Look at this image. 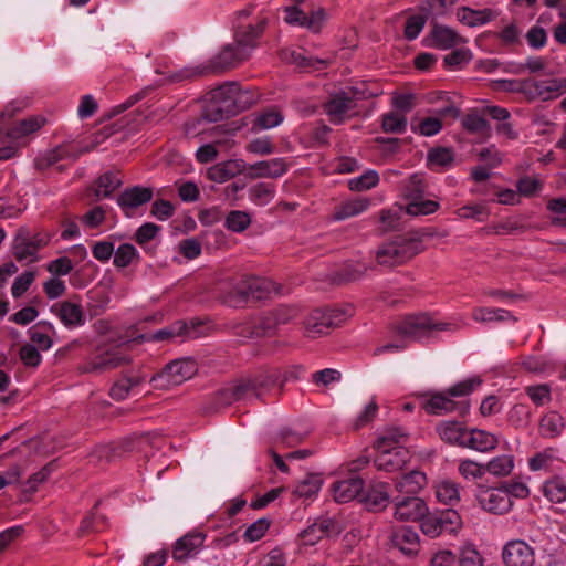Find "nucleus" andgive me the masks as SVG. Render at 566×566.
Returning <instances> with one entry per match:
<instances>
[{"label":"nucleus","instance_id":"nucleus-29","mask_svg":"<svg viewBox=\"0 0 566 566\" xmlns=\"http://www.w3.org/2000/svg\"><path fill=\"white\" fill-rule=\"evenodd\" d=\"M468 430L459 421H441L437 426V432L442 441L461 448H464Z\"/></svg>","mask_w":566,"mask_h":566},{"label":"nucleus","instance_id":"nucleus-28","mask_svg":"<svg viewBox=\"0 0 566 566\" xmlns=\"http://www.w3.org/2000/svg\"><path fill=\"white\" fill-rule=\"evenodd\" d=\"M429 40L430 43L428 45L439 50H449L457 44L464 42L463 38L458 32L441 24L433 25Z\"/></svg>","mask_w":566,"mask_h":566},{"label":"nucleus","instance_id":"nucleus-26","mask_svg":"<svg viewBox=\"0 0 566 566\" xmlns=\"http://www.w3.org/2000/svg\"><path fill=\"white\" fill-rule=\"evenodd\" d=\"M500 12L495 9L484 8L474 10L470 7H460L457 10V19L470 28L484 25L499 17Z\"/></svg>","mask_w":566,"mask_h":566},{"label":"nucleus","instance_id":"nucleus-17","mask_svg":"<svg viewBox=\"0 0 566 566\" xmlns=\"http://www.w3.org/2000/svg\"><path fill=\"white\" fill-rule=\"evenodd\" d=\"M395 512L394 516L398 521H420L428 512L426 502L418 496L397 495L394 499Z\"/></svg>","mask_w":566,"mask_h":566},{"label":"nucleus","instance_id":"nucleus-53","mask_svg":"<svg viewBox=\"0 0 566 566\" xmlns=\"http://www.w3.org/2000/svg\"><path fill=\"white\" fill-rule=\"evenodd\" d=\"M275 195V187L272 184L259 182L249 189L250 199L259 206L268 205Z\"/></svg>","mask_w":566,"mask_h":566},{"label":"nucleus","instance_id":"nucleus-20","mask_svg":"<svg viewBox=\"0 0 566 566\" xmlns=\"http://www.w3.org/2000/svg\"><path fill=\"white\" fill-rule=\"evenodd\" d=\"M265 27V20H260L255 24L238 23L234 25L233 43L243 49L250 57L252 51L258 46V40L262 35Z\"/></svg>","mask_w":566,"mask_h":566},{"label":"nucleus","instance_id":"nucleus-18","mask_svg":"<svg viewBox=\"0 0 566 566\" xmlns=\"http://www.w3.org/2000/svg\"><path fill=\"white\" fill-rule=\"evenodd\" d=\"M154 192L149 187L133 186L126 188L117 197V205L126 217H132L134 211L148 203L153 199Z\"/></svg>","mask_w":566,"mask_h":566},{"label":"nucleus","instance_id":"nucleus-5","mask_svg":"<svg viewBox=\"0 0 566 566\" xmlns=\"http://www.w3.org/2000/svg\"><path fill=\"white\" fill-rule=\"evenodd\" d=\"M240 86L237 82H226L209 93V101L202 117L208 122H219L240 112L238 105Z\"/></svg>","mask_w":566,"mask_h":566},{"label":"nucleus","instance_id":"nucleus-30","mask_svg":"<svg viewBox=\"0 0 566 566\" xmlns=\"http://www.w3.org/2000/svg\"><path fill=\"white\" fill-rule=\"evenodd\" d=\"M147 379V375L144 373H129L117 380L109 390V396L117 401L126 399L129 394L144 384Z\"/></svg>","mask_w":566,"mask_h":566},{"label":"nucleus","instance_id":"nucleus-19","mask_svg":"<svg viewBox=\"0 0 566 566\" xmlns=\"http://www.w3.org/2000/svg\"><path fill=\"white\" fill-rule=\"evenodd\" d=\"M207 535L199 531H191L176 541L172 547V558L176 562H186L195 557L202 548Z\"/></svg>","mask_w":566,"mask_h":566},{"label":"nucleus","instance_id":"nucleus-40","mask_svg":"<svg viewBox=\"0 0 566 566\" xmlns=\"http://www.w3.org/2000/svg\"><path fill=\"white\" fill-rule=\"evenodd\" d=\"M436 497L439 503L455 506L460 502V485L451 480H443L436 484Z\"/></svg>","mask_w":566,"mask_h":566},{"label":"nucleus","instance_id":"nucleus-10","mask_svg":"<svg viewBox=\"0 0 566 566\" xmlns=\"http://www.w3.org/2000/svg\"><path fill=\"white\" fill-rule=\"evenodd\" d=\"M197 364L191 358H180L167 364L161 371L153 375L149 382L156 389H168L181 385L197 373Z\"/></svg>","mask_w":566,"mask_h":566},{"label":"nucleus","instance_id":"nucleus-7","mask_svg":"<svg viewBox=\"0 0 566 566\" xmlns=\"http://www.w3.org/2000/svg\"><path fill=\"white\" fill-rule=\"evenodd\" d=\"M422 250L421 241L416 238L398 237L392 241L381 244L376 252V260L379 265L398 266Z\"/></svg>","mask_w":566,"mask_h":566},{"label":"nucleus","instance_id":"nucleus-62","mask_svg":"<svg viewBox=\"0 0 566 566\" xmlns=\"http://www.w3.org/2000/svg\"><path fill=\"white\" fill-rule=\"evenodd\" d=\"M442 127L440 117H426L420 120L417 127H412V130L421 136L431 137L439 134Z\"/></svg>","mask_w":566,"mask_h":566},{"label":"nucleus","instance_id":"nucleus-39","mask_svg":"<svg viewBox=\"0 0 566 566\" xmlns=\"http://www.w3.org/2000/svg\"><path fill=\"white\" fill-rule=\"evenodd\" d=\"M515 462L512 454L496 455L484 464L485 473L496 478L509 476L513 472Z\"/></svg>","mask_w":566,"mask_h":566},{"label":"nucleus","instance_id":"nucleus-46","mask_svg":"<svg viewBox=\"0 0 566 566\" xmlns=\"http://www.w3.org/2000/svg\"><path fill=\"white\" fill-rule=\"evenodd\" d=\"M408 120L406 115L397 112H389L381 116V128L388 134H403L407 130Z\"/></svg>","mask_w":566,"mask_h":566},{"label":"nucleus","instance_id":"nucleus-43","mask_svg":"<svg viewBox=\"0 0 566 566\" xmlns=\"http://www.w3.org/2000/svg\"><path fill=\"white\" fill-rule=\"evenodd\" d=\"M240 172V165L234 160L219 163L208 169V178L216 182H226Z\"/></svg>","mask_w":566,"mask_h":566},{"label":"nucleus","instance_id":"nucleus-37","mask_svg":"<svg viewBox=\"0 0 566 566\" xmlns=\"http://www.w3.org/2000/svg\"><path fill=\"white\" fill-rule=\"evenodd\" d=\"M388 484L379 482L373 485L364 496L363 501L370 511H380L389 503Z\"/></svg>","mask_w":566,"mask_h":566},{"label":"nucleus","instance_id":"nucleus-3","mask_svg":"<svg viewBox=\"0 0 566 566\" xmlns=\"http://www.w3.org/2000/svg\"><path fill=\"white\" fill-rule=\"evenodd\" d=\"M408 433L400 427H390L375 442L377 454L374 464L379 471L396 472L410 461V452L405 447Z\"/></svg>","mask_w":566,"mask_h":566},{"label":"nucleus","instance_id":"nucleus-54","mask_svg":"<svg viewBox=\"0 0 566 566\" xmlns=\"http://www.w3.org/2000/svg\"><path fill=\"white\" fill-rule=\"evenodd\" d=\"M251 224V216L241 210L230 211L224 220V227L237 233H241L249 228Z\"/></svg>","mask_w":566,"mask_h":566},{"label":"nucleus","instance_id":"nucleus-21","mask_svg":"<svg viewBox=\"0 0 566 566\" xmlns=\"http://www.w3.org/2000/svg\"><path fill=\"white\" fill-rule=\"evenodd\" d=\"M287 171V164L283 158H272L249 165L247 176L252 179L280 178Z\"/></svg>","mask_w":566,"mask_h":566},{"label":"nucleus","instance_id":"nucleus-16","mask_svg":"<svg viewBox=\"0 0 566 566\" xmlns=\"http://www.w3.org/2000/svg\"><path fill=\"white\" fill-rule=\"evenodd\" d=\"M238 293L242 300L261 301L276 293L275 283L265 277L248 276L238 285Z\"/></svg>","mask_w":566,"mask_h":566},{"label":"nucleus","instance_id":"nucleus-27","mask_svg":"<svg viewBox=\"0 0 566 566\" xmlns=\"http://www.w3.org/2000/svg\"><path fill=\"white\" fill-rule=\"evenodd\" d=\"M499 444V438L486 430L472 428L468 430L464 448L478 452L488 453L493 451Z\"/></svg>","mask_w":566,"mask_h":566},{"label":"nucleus","instance_id":"nucleus-50","mask_svg":"<svg viewBox=\"0 0 566 566\" xmlns=\"http://www.w3.org/2000/svg\"><path fill=\"white\" fill-rule=\"evenodd\" d=\"M524 391L536 407H543L552 400V388L548 384L526 386Z\"/></svg>","mask_w":566,"mask_h":566},{"label":"nucleus","instance_id":"nucleus-12","mask_svg":"<svg viewBox=\"0 0 566 566\" xmlns=\"http://www.w3.org/2000/svg\"><path fill=\"white\" fill-rule=\"evenodd\" d=\"M48 244L41 233H32L28 228H20L12 241V255L19 262L31 263L38 260V252Z\"/></svg>","mask_w":566,"mask_h":566},{"label":"nucleus","instance_id":"nucleus-41","mask_svg":"<svg viewBox=\"0 0 566 566\" xmlns=\"http://www.w3.org/2000/svg\"><path fill=\"white\" fill-rule=\"evenodd\" d=\"M565 428L564 418L556 411L544 415L539 421V433L544 438H556Z\"/></svg>","mask_w":566,"mask_h":566},{"label":"nucleus","instance_id":"nucleus-44","mask_svg":"<svg viewBox=\"0 0 566 566\" xmlns=\"http://www.w3.org/2000/svg\"><path fill=\"white\" fill-rule=\"evenodd\" d=\"M472 318L480 323L516 321L513 314L503 308L476 307L472 312Z\"/></svg>","mask_w":566,"mask_h":566},{"label":"nucleus","instance_id":"nucleus-51","mask_svg":"<svg viewBox=\"0 0 566 566\" xmlns=\"http://www.w3.org/2000/svg\"><path fill=\"white\" fill-rule=\"evenodd\" d=\"M139 259L137 249L130 243H123L114 251V265L119 269L127 268Z\"/></svg>","mask_w":566,"mask_h":566},{"label":"nucleus","instance_id":"nucleus-63","mask_svg":"<svg viewBox=\"0 0 566 566\" xmlns=\"http://www.w3.org/2000/svg\"><path fill=\"white\" fill-rule=\"evenodd\" d=\"M462 126L467 132L472 134H484L489 130L488 120L476 113L468 114L462 119Z\"/></svg>","mask_w":566,"mask_h":566},{"label":"nucleus","instance_id":"nucleus-32","mask_svg":"<svg viewBox=\"0 0 566 566\" xmlns=\"http://www.w3.org/2000/svg\"><path fill=\"white\" fill-rule=\"evenodd\" d=\"M426 484V474L421 471L413 470L396 482V490L401 496H417Z\"/></svg>","mask_w":566,"mask_h":566},{"label":"nucleus","instance_id":"nucleus-8","mask_svg":"<svg viewBox=\"0 0 566 566\" xmlns=\"http://www.w3.org/2000/svg\"><path fill=\"white\" fill-rule=\"evenodd\" d=\"M353 307H335L312 311L304 322V328L308 337H317L327 334L332 328L339 326L353 315Z\"/></svg>","mask_w":566,"mask_h":566},{"label":"nucleus","instance_id":"nucleus-35","mask_svg":"<svg viewBox=\"0 0 566 566\" xmlns=\"http://www.w3.org/2000/svg\"><path fill=\"white\" fill-rule=\"evenodd\" d=\"M332 528H334V522L332 520H319L314 522L307 528L303 530L300 533V537L304 545L313 546L322 538L328 536Z\"/></svg>","mask_w":566,"mask_h":566},{"label":"nucleus","instance_id":"nucleus-4","mask_svg":"<svg viewBox=\"0 0 566 566\" xmlns=\"http://www.w3.org/2000/svg\"><path fill=\"white\" fill-rule=\"evenodd\" d=\"M249 59L243 49H239L234 43H229L222 50L210 59L206 64L198 66H187L169 74L168 80L172 83L185 82L201 77L208 74H219L224 71L239 66Z\"/></svg>","mask_w":566,"mask_h":566},{"label":"nucleus","instance_id":"nucleus-49","mask_svg":"<svg viewBox=\"0 0 566 566\" xmlns=\"http://www.w3.org/2000/svg\"><path fill=\"white\" fill-rule=\"evenodd\" d=\"M532 412L527 405L515 403L507 412V421L516 429H524L531 422Z\"/></svg>","mask_w":566,"mask_h":566},{"label":"nucleus","instance_id":"nucleus-13","mask_svg":"<svg viewBox=\"0 0 566 566\" xmlns=\"http://www.w3.org/2000/svg\"><path fill=\"white\" fill-rule=\"evenodd\" d=\"M475 496L480 506L492 514H505L513 505V502L509 499L505 491L502 490L501 485L497 488L479 485Z\"/></svg>","mask_w":566,"mask_h":566},{"label":"nucleus","instance_id":"nucleus-47","mask_svg":"<svg viewBox=\"0 0 566 566\" xmlns=\"http://www.w3.org/2000/svg\"><path fill=\"white\" fill-rule=\"evenodd\" d=\"M454 160V153L449 147H434L428 151L427 161L430 168H448Z\"/></svg>","mask_w":566,"mask_h":566},{"label":"nucleus","instance_id":"nucleus-36","mask_svg":"<svg viewBox=\"0 0 566 566\" xmlns=\"http://www.w3.org/2000/svg\"><path fill=\"white\" fill-rule=\"evenodd\" d=\"M369 203V200L364 198L346 200L335 207L332 213V220L342 221L358 216L368 209Z\"/></svg>","mask_w":566,"mask_h":566},{"label":"nucleus","instance_id":"nucleus-34","mask_svg":"<svg viewBox=\"0 0 566 566\" xmlns=\"http://www.w3.org/2000/svg\"><path fill=\"white\" fill-rule=\"evenodd\" d=\"M284 119L283 114L270 107L252 115L251 132L259 133L261 130L271 129L279 126Z\"/></svg>","mask_w":566,"mask_h":566},{"label":"nucleus","instance_id":"nucleus-64","mask_svg":"<svg viewBox=\"0 0 566 566\" xmlns=\"http://www.w3.org/2000/svg\"><path fill=\"white\" fill-rule=\"evenodd\" d=\"M271 522L266 518H259L248 526L243 534V538L247 542H255L261 539L270 527Z\"/></svg>","mask_w":566,"mask_h":566},{"label":"nucleus","instance_id":"nucleus-1","mask_svg":"<svg viewBox=\"0 0 566 566\" xmlns=\"http://www.w3.org/2000/svg\"><path fill=\"white\" fill-rule=\"evenodd\" d=\"M482 382L483 380L480 376H474L459 381L443 391L432 392L429 395V398L423 401L422 408L427 413L436 416L452 412H455L459 416H464L470 409L469 401L455 400V398L469 396L480 387Z\"/></svg>","mask_w":566,"mask_h":566},{"label":"nucleus","instance_id":"nucleus-42","mask_svg":"<svg viewBox=\"0 0 566 566\" xmlns=\"http://www.w3.org/2000/svg\"><path fill=\"white\" fill-rule=\"evenodd\" d=\"M543 495L552 503L566 501V481L556 475L546 480L542 485Z\"/></svg>","mask_w":566,"mask_h":566},{"label":"nucleus","instance_id":"nucleus-2","mask_svg":"<svg viewBox=\"0 0 566 566\" xmlns=\"http://www.w3.org/2000/svg\"><path fill=\"white\" fill-rule=\"evenodd\" d=\"M277 380L279 371L276 369H261L251 373L222 388L217 394V401L220 405H231L241 400L260 399Z\"/></svg>","mask_w":566,"mask_h":566},{"label":"nucleus","instance_id":"nucleus-60","mask_svg":"<svg viewBox=\"0 0 566 566\" xmlns=\"http://www.w3.org/2000/svg\"><path fill=\"white\" fill-rule=\"evenodd\" d=\"M379 182V176L376 170H368L357 178L349 180V189L354 191H364L371 189Z\"/></svg>","mask_w":566,"mask_h":566},{"label":"nucleus","instance_id":"nucleus-57","mask_svg":"<svg viewBox=\"0 0 566 566\" xmlns=\"http://www.w3.org/2000/svg\"><path fill=\"white\" fill-rule=\"evenodd\" d=\"M122 185L120 178L114 172H105L97 179V197H109Z\"/></svg>","mask_w":566,"mask_h":566},{"label":"nucleus","instance_id":"nucleus-11","mask_svg":"<svg viewBox=\"0 0 566 566\" xmlns=\"http://www.w3.org/2000/svg\"><path fill=\"white\" fill-rule=\"evenodd\" d=\"M461 527L462 518L453 509L433 513L427 512L420 522L421 532L430 538H436L442 534H454Z\"/></svg>","mask_w":566,"mask_h":566},{"label":"nucleus","instance_id":"nucleus-52","mask_svg":"<svg viewBox=\"0 0 566 566\" xmlns=\"http://www.w3.org/2000/svg\"><path fill=\"white\" fill-rule=\"evenodd\" d=\"M439 207V202L434 200L412 199L406 206V212L411 217L428 216L434 213Z\"/></svg>","mask_w":566,"mask_h":566},{"label":"nucleus","instance_id":"nucleus-56","mask_svg":"<svg viewBox=\"0 0 566 566\" xmlns=\"http://www.w3.org/2000/svg\"><path fill=\"white\" fill-rule=\"evenodd\" d=\"M405 197L409 200L421 199L426 193V182L421 175L413 174L403 185Z\"/></svg>","mask_w":566,"mask_h":566},{"label":"nucleus","instance_id":"nucleus-15","mask_svg":"<svg viewBox=\"0 0 566 566\" xmlns=\"http://www.w3.org/2000/svg\"><path fill=\"white\" fill-rule=\"evenodd\" d=\"M502 559L505 566H533L535 554L526 542L512 539L503 546Z\"/></svg>","mask_w":566,"mask_h":566},{"label":"nucleus","instance_id":"nucleus-14","mask_svg":"<svg viewBox=\"0 0 566 566\" xmlns=\"http://www.w3.org/2000/svg\"><path fill=\"white\" fill-rule=\"evenodd\" d=\"M566 92V77L548 80L527 78V97L532 102L536 99L549 101Z\"/></svg>","mask_w":566,"mask_h":566},{"label":"nucleus","instance_id":"nucleus-22","mask_svg":"<svg viewBox=\"0 0 566 566\" xmlns=\"http://www.w3.org/2000/svg\"><path fill=\"white\" fill-rule=\"evenodd\" d=\"M51 312L56 315L67 328H74L85 324V316L78 303L71 301L57 302L51 306Z\"/></svg>","mask_w":566,"mask_h":566},{"label":"nucleus","instance_id":"nucleus-38","mask_svg":"<svg viewBox=\"0 0 566 566\" xmlns=\"http://www.w3.org/2000/svg\"><path fill=\"white\" fill-rule=\"evenodd\" d=\"M129 361L128 357L122 355L118 350L106 352L96 356L91 363L88 370L101 371L114 369Z\"/></svg>","mask_w":566,"mask_h":566},{"label":"nucleus","instance_id":"nucleus-61","mask_svg":"<svg viewBox=\"0 0 566 566\" xmlns=\"http://www.w3.org/2000/svg\"><path fill=\"white\" fill-rule=\"evenodd\" d=\"M472 59V53L469 49L461 48L453 50L443 59L444 66L448 69H459L468 64Z\"/></svg>","mask_w":566,"mask_h":566},{"label":"nucleus","instance_id":"nucleus-6","mask_svg":"<svg viewBox=\"0 0 566 566\" xmlns=\"http://www.w3.org/2000/svg\"><path fill=\"white\" fill-rule=\"evenodd\" d=\"M364 92L356 87H347L328 96L323 109L334 125H340L357 114V102L364 99Z\"/></svg>","mask_w":566,"mask_h":566},{"label":"nucleus","instance_id":"nucleus-33","mask_svg":"<svg viewBox=\"0 0 566 566\" xmlns=\"http://www.w3.org/2000/svg\"><path fill=\"white\" fill-rule=\"evenodd\" d=\"M55 328L52 323L48 321H40L35 325L29 328L28 334L34 345L40 350H49L53 342L50 334H54Z\"/></svg>","mask_w":566,"mask_h":566},{"label":"nucleus","instance_id":"nucleus-31","mask_svg":"<svg viewBox=\"0 0 566 566\" xmlns=\"http://www.w3.org/2000/svg\"><path fill=\"white\" fill-rule=\"evenodd\" d=\"M186 334H188L187 324L181 321H178V322L171 324L170 326L158 329L156 332L139 334L134 337V340H137V342H164V340H170L177 336H184Z\"/></svg>","mask_w":566,"mask_h":566},{"label":"nucleus","instance_id":"nucleus-23","mask_svg":"<svg viewBox=\"0 0 566 566\" xmlns=\"http://www.w3.org/2000/svg\"><path fill=\"white\" fill-rule=\"evenodd\" d=\"M46 123V118L41 115L30 116L8 125L0 136L18 140L40 130Z\"/></svg>","mask_w":566,"mask_h":566},{"label":"nucleus","instance_id":"nucleus-55","mask_svg":"<svg viewBox=\"0 0 566 566\" xmlns=\"http://www.w3.org/2000/svg\"><path fill=\"white\" fill-rule=\"evenodd\" d=\"M458 472L463 479L472 481L483 478L485 469L483 463H479L471 459H460Z\"/></svg>","mask_w":566,"mask_h":566},{"label":"nucleus","instance_id":"nucleus-45","mask_svg":"<svg viewBox=\"0 0 566 566\" xmlns=\"http://www.w3.org/2000/svg\"><path fill=\"white\" fill-rule=\"evenodd\" d=\"M279 327L273 311L263 313L251 327L250 337H263L274 334Z\"/></svg>","mask_w":566,"mask_h":566},{"label":"nucleus","instance_id":"nucleus-59","mask_svg":"<svg viewBox=\"0 0 566 566\" xmlns=\"http://www.w3.org/2000/svg\"><path fill=\"white\" fill-rule=\"evenodd\" d=\"M494 91L507 93H521L527 97V78L526 80H495L492 82Z\"/></svg>","mask_w":566,"mask_h":566},{"label":"nucleus","instance_id":"nucleus-48","mask_svg":"<svg viewBox=\"0 0 566 566\" xmlns=\"http://www.w3.org/2000/svg\"><path fill=\"white\" fill-rule=\"evenodd\" d=\"M323 484V480L318 474H308L294 489L293 493L297 497L310 499L317 494Z\"/></svg>","mask_w":566,"mask_h":566},{"label":"nucleus","instance_id":"nucleus-25","mask_svg":"<svg viewBox=\"0 0 566 566\" xmlns=\"http://www.w3.org/2000/svg\"><path fill=\"white\" fill-rule=\"evenodd\" d=\"M363 489L364 481L359 476L335 481L331 486L333 497L338 503L353 501L363 492Z\"/></svg>","mask_w":566,"mask_h":566},{"label":"nucleus","instance_id":"nucleus-58","mask_svg":"<svg viewBox=\"0 0 566 566\" xmlns=\"http://www.w3.org/2000/svg\"><path fill=\"white\" fill-rule=\"evenodd\" d=\"M305 434L292 428H282L274 439L276 447L292 448L303 442Z\"/></svg>","mask_w":566,"mask_h":566},{"label":"nucleus","instance_id":"nucleus-9","mask_svg":"<svg viewBox=\"0 0 566 566\" xmlns=\"http://www.w3.org/2000/svg\"><path fill=\"white\" fill-rule=\"evenodd\" d=\"M448 324L434 323L426 313L409 314L397 318L391 324L392 331L409 340H420L431 331H443Z\"/></svg>","mask_w":566,"mask_h":566},{"label":"nucleus","instance_id":"nucleus-24","mask_svg":"<svg viewBox=\"0 0 566 566\" xmlns=\"http://www.w3.org/2000/svg\"><path fill=\"white\" fill-rule=\"evenodd\" d=\"M390 539L392 546L407 556H415L419 552V535L411 527L401 526L394 530Z\"/></svg>","mask_w":566,"mask_h":566}]
</instances>
